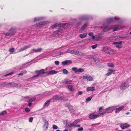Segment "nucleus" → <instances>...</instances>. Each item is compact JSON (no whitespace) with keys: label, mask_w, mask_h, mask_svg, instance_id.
Instances as JSON below:
<instances>
[{"label":"nucleus","mask_w":131,"mask_h":131,"mask_svg":"<svg viewBox=\"0 0 131 131\" xmlns=\"http://www.w3.org/2000/svg\"><path fill=\"white\" fill-rule=\"evenodd\" d=\"M54 53L55 55L54 56H58L59 55H62L63 54V52H62L60 51H57L56 52H54Z\"/></svg>","instance_id":"nucleus-30"},{"label":"nucleus","mask_w":131,"mask_h":131,"mask_svg":"<svg viewBox=\"0 0 131 131\" xmlns=\"http://www.w3.org/2000/svg\"><path fill=\"white\" fill-rule=\"evenodd\" d=\"M72 80L68 79H65L64 81L63 82V83L64 84H71L72 83Z\"/></svg>","instance_id":"nucleus-24"},{"label":"nucleus","mask_w":131,"mask_h":131,"mask_svg":"<svg viewBox=\"0 0 131 131\" xmlns=\"http://www.w3.org/2000/svg\"><path fill=\"white\" fill-rule=\"evenodd\" d=\"M33 119V118L32 117H30L29 118V121L30 122H31L32 121Z\"/></svg>","instance_id":"nucleus-52"},{"label":"nucleus","mask_w":131,"mask_h":131,"mask_svg":"<svg viewBox=\"0 0 131 131\" xmlns=\"http://www.w3.org/2000/svg\"><path fill=\"white\" fill-rule=\"evenodd\" d=\"M42 50V48H40L38 49H33L29 52V54H32L34 52L37 53L40 52Z\"/></svg>","instance_id":"nucleus-11"},{"label":"nucleus","mask_w":131,"mask_h":131,"mask_svg":"<svg viewBox=\"0 0 131 131\" xmlns=\"http://www.w3.org/2000/svg\"><path fill=\"white\" fill-rule=\"evenodd\" d=\"M80 120L79 119H77L75 120L73 123H71L68 126L69 128H71L72 126H75V125L78 123L80 121Z\"/></svg>","instance_id":"nucleus-14"},{"label":"nucleus","mask_w":131,"mask_h":131,"mask_svg":"<svg viewBox=\"0 0 131 131\" xmlns=\"http://www.w3.org/2000/svg\"><path fill=\"white\" fill-rule=\"evenodd\" d=\"M34 60H32L30 62H29L26 63V64H28L29 65H31L32 63H34Z\"/></svg>","instance_id":"nucleus-48"},{"label":"nucleus","mask_w":131,"mask_h":131,"mask_svg":"<svg viewBox=\"0 0 131 131\" xmlns=\"http://www.w3.org/2000/svg\"><path fill=\"white\" fill-rule=\"evenodd\" d=\"M15 32V30L14 28H11L8 32L4 33V34L5 36V37L7 38H10L11 36L13 35Z\"/></svg>","instance_id":"nucleus-4"},{"label":"nucleus","mask_w":131,"mask_h":131,"mask_svg":"<svg viewBox=\"0 0 131 131\" xmlns=\"http://www.w3.org/2000/svg\"><path fill=\"white\" fill-rule=\"evenodd\" d=\"M12 85L16 87H20L21 85L19 84H17V83H13L12 84Z\"/></svg>","instance_id":"nucleus-38"},{"label":"nucleus","mask_w":131,"mask_h":131,"mask_svg":"<svg viewBox=\"0 0 131 131\" xmlns=\"http://www.w3.org/2000/svg\"><path fill=\"white\" fill-rule=\"evenodd\" d=\"M42 17H37L35 18L34 22H35V21H38L39 20H42Z\"/></svg>","instance_id":"nucleus-33"},{"label":"nucleus","mask_w":131,"mask_h":131,"mask_svg":"<svg viewBox=\"0 0 131 131\" xmlns=\"http://www.w3.org/2000/svg\"><path fill=\"white\" fill-rule=\"evenodd\" d=\"M103 107H100L99 108V112L100 114L102 115H103L106 113L105 109H102Z\"/></svg>","instance_id":"nucleus-21"},{"label":"nucleus","mask_w":131,"mask_h":131,"mask_svg":"<svg viewBox=\"0 0 131 131\" xmlns=\"http://www.w3.org/2000/svg\"><path fill=\"white\" fill-rule=\"evenodd\" d=\"M52 128L54 129H58V126L55 125H54L52 126Z\"/></svg>","instance_id":"nucleus-51"},{"label":"nucleus","mask_w":131,"mask_h":131,"mask_svg":"<svg viewBox=\"0 0 131 131\" xmlns=\"http://www.w3.org/2000/svg\"><path fill=\"white\" fill-rule=\"evenodd\" d=\"M36 100L35 97H32L31 99H29L28 102H30L31 103L34 102Z\"/></svg>","instance_id":"nucleus-35"},{"label":"nucleus","mask_w":131,"mask_h":131,"mask_svg":"<svg viewBox=\"0 0 131 131\" xmlns=\"http://www.w3.org/2000/svg\"><path fill=\"white\" fill-rule=\"evenodd\" d=\"M89 16L88 15H84L80 16V19L81 20H87L89 19Z\"/></svg>","instance_id":"nucleus-22"},{"label":"nucleus","mask_w":131,"mask_h":131,"mask_svg":"<svg viewBox=\"0 0 131 131\" xmlns=\"http://www.w3.org/2000/svg\"><path fill=\"white\" fill-rule=\"evenodd\" d=\"M52 101V99H50V100H47L44 103L43 106L44 107H47L50 104V102Z\"/></svg>","instance_id":"nucleus-20"},{"label":"nucleus","mask_w":131,"mask_h":131,"mask_svg":"<svg viewBox=\"0 0 131 131\" xmlns=\"http://www.w3.org/2000/svg\"><path fill=\"white\" fill-rule=\"evenodd\" d=\"M45 70L44 69H42L39 70H36L35 71V72L38 74L35 75L31 78V79L34 78H37L38 77L40 76V75L43 74H45L46 73L45 72Z\"/></svg>","instance_id":"nucleus-5"},{"label":"nucleus","mask_w":131,"mask_h":131,"mask_svg":"<svg viewBox=\"0 0 131 131\" xmlns=\"http://www.w3.org/2000/svg\"><path fill=\"white\" fill-rule=\"evenodd\" d=\"M122 27L119 25H113L111 27H108L107 28H105L103 29V31L104 32L107 31L111 29H112L113 31H116L118 29L121 28Z\"/></svg>","instance_id":"nucleus-3"},{"label":"nucleus","mask_w":131,"mask_h":131,"mask_svg":"<svg viewBox=\"0 0 131 131\" xmlns=\"http://www.w3.org/2000/svg\"><path fill=\"white\" fill-rule=\"evenodd\" d=\"M48 126L49 123L48 122H46L44 123V124L43 126V129L46 130L48 128Z\"/></svg>","instance_id":"nucleus-28"},{"label":"nucleus","mask_w":131,"mask_h":131,"mask_svg":"<svg viewBox=\"0 0 131 131\" xmlns=\"http://www.w3.org/2000/svg\"><path fill=\"white\" fill-rule=\"evenodd\" d=\"M129 86V85L128 82L126 81L121 84L120 89L122 90H124L128 88Z\"/></svg>","instance_id":"nucleus-9"},{"label":"nucleus","mask_w":131,"mask_h":131,"mask_svg":"<svg viewBox=\"0 0 131 131\" xmlns=\"http://www.w3.org/2000/svg\"><path fill=\"white\" fill-rule=\"evenodd\" d=\"M26 65V64H24L23 65H22V66H21L20 67V69H23V68H25V67H25V66Z\"/></svg>","instance_id":"nucleus-58"},{"label":"nucleus","mask_w":131,"mask_h":131,"mask_svg":"<svg viewBox=\"0 0 131 131\" xmlns=\"http://www.w3.org/2000/svg\"><path fill=\"white\" fill-rule=\"evenodd\" d=\"M88 26V24L86 23L83 25L81 27V29L82 30H83L85 28Z\"/></svg>","instance_id":"nucleus-41"},{"label":"nucleus","mask_w":131,"mask_h":131,"mask_svg":"<svg viewBox=\"0 0 131 131\" xmlns=\"http://www.w3.org/2000/svg\"><path fill=\"white\" fill-rule=\"evenodd\" d=\"M87 34L88 33L87 32H84L82 34H80L79 35V36L81 38H84L86 37Z\"/></svg>","instance_id":"nucleus-27"},{"label":"nucleus","mask_w":131,"mask_h":131,"mask_svg":"<svg viewBox=\"0 0 131 131\" xmlns=\"http://www.w3.org/2000/svg\"><path fill=\"white\" fill-rule=\"evenodd\" d=\"M72 70L73 71L74 73H77V72H82L84 71V69L82 68H80L78 69L76 67H74L72 68Z\"/></svg>","instance_id":"nucleus-10"},{"label":"nucleus","mask_w":131,"mask_h":131,"mask_svg":"<svg viewBox=\"0 0 131 131\" xmlns=\"http://www.w3.org/2000/svg\"><path fill=\"white\" fill-rule=\"evenodd\" d=\"M59 30H57L55 31L52 34V36L54 37H60L61 36L62 33L63 31V28L61 29H59Z\"/></svg>","instance_id":"nucleus-6"},{"label":"nucleus","mask_w":131,"mask_h":131,"mask_svg":"<svg viewBox=\"0 0 131 131\" xmlns=\"http://www.w3.org/2000/svg\"><path fill=\"white\" fill-rule=\"evenodd\" d=\"M21 72L23 74H25L27 73V71L26 70H24L21 71Z\"/></svg>","instance_id":"nucleus-60"},{"label":"nucleus","mask_w":131,"mask_h":131,"mask_svg":"<svg viewBox=\"0 0 131 131\" xmlns=\"http://www.w3.org/2000/svg\"><path fill=\"white\" fill-rule=\"evenodd\" d=\"M62 71L63 73L65 74H67L69 73L68 71L65 69L63 70Z\"/></svg>","instance_id":"nucleus-37"},{"label":"nucleus","mask_w":131,"mask_h":131,"mask_svg":"<svg viewBox=\"0 0 131 131\" xmlns=\"http://www.w3.org/2000/svg\"><path fill=\"white\" fill-rule=\"evenodd\" d=\"M83 129L82 127H80L78 128V131H82L83 130Z\"/></svg>","instance_id":"nucleus-57"},{"label":"nucleus","mask_w":131,"mask_h":131,"mask_svg":"<svg viewBox=\"0 0 131 131\" xmlns=\"http://www.w3.org/2000/svg\"><path fill=\"white\" fill-rule=\"evenodd\" d=\"M28 106L29 107H30L32 105V103H31L30 102H28Z\"/></svg>","instance_id":"nucleus-63"},{"label":"nucleus","mask_w":131,"mask_h":131,"mask_svg":"<svg viewBox=\"0 0 131 131\" xmlns=\"http://www.w3.org/2000/svg\"><path fill=\"white\" fill-rule=\"evenodd\" d=\"M83 78L84 79H86L89 81H92L93 79V78L92 77L88 75L83 76Z\"/></svg>","instance_id":"nucleus-23"},{"label":"nucleus","mask_w":131,"mask_h":131,"mask_svg":"<svg viewBox=\"0 0 131 131\" xmlns=\"http://www.w3.org/2000/svg\"><path fill=\"white\" fill-rule=\"evenodd\" d=\"M86 41V39L83 40H82L78 42H77V43H82L83 42H84Z\"/></svg>","instance_id":"nucleus-49"},{"label":"nucleus","mask_w":131,"mask_h":131,"mask_svg":"<svg viewBox=\"0 0 131 131\" xmlns=\"http://www.w3.org/2000/svg\"><path fill=\"white\" fill-rule=\"evenodd\" d=\"M7 113V112L4 111L0 113V116H2L3 115L6 114Z\"/></svg>","instance_id":"nucleus-42"},{"label":"nucleus","mask_w":131,"mask_h":131,"mask_svg":"<svg viewBox=\"0 0 131 131\" xmlns=\"http://www.w3.org/2000/svg\"><path fill=\"white\" fill-rule=\"evenodd\" d=\"M124 106H122L120 107L117 108L116 109L115 113H119L124 108Z\"/></svg>","instance_id":"nucleus-26"},{"label":"nucleus","mask_w":131,"mask_h":131,"mask_svg":"<svg viewBox=\"0 0 131 131\" xmlns=\"http://www.w3.org/2000/svg\"><path fill=\"white\" fill-rule=\"evenodd\" d=\"M119 18L117 17L109 18L107 19L106 23L104 24L103 26H101V27L104 28V29L105 28H107L109 24L111 23L114 22L115 21L119 20Z\"/></svg>","instance_id":"nucleus-1"},{"label":"nucleus","mask_w":131,"mask_h":131,"mask_svg":"<svg viewBox=\"0 0 131 131\" xmlns=\"http://www.w3.org/2000/svg\"><path fill=\"white\" fill-rule=\"evenodd\" d=\"M25 50L24 47H23L20 48V49L18 50V52H21Z\"/></svg>","instance_id":"nucleus-39"},{"label":"nucleus","mask_w":131,"mask_h":131,"mask_svg":"<svg viewBox=\"0 0 131 131\" xmlns=\"http://www.w3.org/2000/svg\"><path fill=\"white\" fill-rule=\"evenodd\" d=\"M99 116V114H95L93 113L90 114L89 115V117L91 119H95Z\"/></svg>","instance_id":"nucleus-13"},{"label":"nucleus","mask_w":131,"mask_h":131,"mask_svg":"<svg viewBox=\"0 0 131 131\" xmlns=\"http://www.w3.org/2000/svg\"><path fill=\"white\" fill-rule=\"evenodd\" d=\"M72 50H68L66 52V53H72Z\"/></svg>","instance_id":"nucleus-62"},{"label":"nucleus","mask_w":131,"mask_h":131,"mask_svg":"<svg viewBox=\"0 0 131 131\" xmlns=\"http://www.w3.org/2000/svg\"><path fill=\"white\" fill-rule=\"evenodd\" d=\"M92 61L95 62L96 63H97L99 62V58L95 57H94L93 58Z\"/></svg>","instance_id":"nucleus-29"},{"label":"nucleus","mask_w":131,"mask_h":131,"mask_svg":"<svg viewBox=\"0 0 131 131\" xmlns=\"http://www.w3.org/2000/svg\"><path fill=\"white\" fill-rule=\"evenodd\" d=\"M107 65L108 66L110 67H114V65L113 63H107Z\"/></svg>","instance_id":"nucleus-43"},{"label":"nucleus","mask_w":131,"mask_h":131,"mask_svg":"<svg viewBox=\"0 0 131 131\" xmlns=\"http://www.w3.org/2000/svg\"><path fill=\"white\" fill-rule=\"evenodd\" d=\"M72 63V61L71 60H66L62 62V64L64 65H66L68 64H71Z\"/></svg>","instance_id":"nucleus-19"},{"label":"nucleus","mask_w":131,"mask_h":131,"mask_svg":"<svg viewBox=\"0 0 131 131\" xmlns=\"http://www.w3.org/2000/svg\"><path fill=\"white\" fill-rule=\"evenodd\" d=\"M122 42L121 41L116 42L117 45H119L121 44H122Z\"/></svg>","instance_id":"nucleus-61"},{"label":"nucleus","mask_w":131,"mask_h":131,"mask_svg":"<svg viewBox=\"0 0 131 131\" xmlns=\"http://www.w3.org/2000/svg\"><path fill=\"white\" fill-rule=\"evenodd\" d=\"M54 63L56 65H58L59 64V62L58 61H56L54 62Z\"/></svg>","instance_id":"nucleus-54"},{"label":"nucleus","mask_w":131,"mask_h":131,"mask_svg":"<svg viewBox=\"0 0 131 131\" xmlns=\"http://www.w3.org/2000/svg\"><path fill=\"white\" fill-rule=\"evenodd\" d=\"M14 48H10L9 49V51L10 52H13L14 51Z\"/></svg>","instance_id":"nucleus-47"},{"label":"nucleus","mask_w":131,"mask_h":131,"mask_svg":"<svg viewBox=\"0 0 131 131\" xmlns=\"http://www.w3.org/2000/svg\"><path fill=\"white\" fill-rule=\"evenodd\" d=\"M68 88L69 90L71 91H73L74 90V88L71 85H69Z\"/></svg>","instance_id":"nucleus-34"},{"label":"nucleus","mask_w":131,"mask_h":131,"mask_svg":"<svg viewBox=\"0 0 131 131\" xmlns=\"http://www.w3.org/2000/svg\"><path fill=\"white\" fill-rule=\"evenodd\" d=\"M69 25H70V24L69 23H61L58 24H56L51 26L50 27L52 29L57 28H58L59 29H61L62 28H65Z\"/></svg>","instance_id":"nucleus-2"},{"label":"nucleus","mask_w":131,"mask_h":131,"mask_svg":"<svg viewBox=\"0 0 131 131\" xmlns=\"http://www.w3.org/2000/svg\"><path fill=\"white\" fill-rule=\"evenodd\" d=\"M11 84V83H7L6 82H4L3 83V84L4 85H10Z\"/></svg>","instance_id":"nucleus-56"},{"label":"nucleus","mask_w":131,"mask_h":131,"mask_svg":"<svg viewBox=\"0 0 131 131\" xmlns=\"http://www.w3.org/2000/svg\"><path fill=\"white\" fill-rule=\"evenodd\" d=\"M65 106H66V107H68V108L71 105L69 104V103H67V104H66L65 105Z\"/></svg>","instance_id":"nucleus-59"},{"label":"nucleus","mask_w":131,"mask_h":131,"mask_svg":"<svg viewBox=\"0 0 131 131\" xmlns=\"http://www.w3.org/2000/svg\"><path fill=\"white\" fill-rule=\"evenodd\" d=\"M83 93V92L82 91H79L78 92L77 94H78V95H80L82 94Z\"/></svg>","instance_id":"nucleus-53"},{"label":"nucleus","mask_w":131,"mask_h":131,"mask_svg":"<svg viewBox=\"0 0 131 131\" xmlns=\"http://www.w3.org/2000/svg\"><path fill=\"white\" fill-rule=\"evenodd\" d=\"M48 23V22L47 21H44L42 22H40L38 24H36L35 25L36 27H40L43 26H45L47 25Z\"/></svg>","instance_id":"nucleus-15"},{"label":"nucleus","mask_w":131,"mask_h":131,"mask_svg":"<svg viewBox=\"0 0 131 131\" xmlns=\"http://www.w3.org/2000/svg\"><path fill=\"white\" fill-rule=\"evenodd\" d=\"M72 53L73 54H78V52L77 50H72Z\"/></svg>","instance_id":"nucleus-45"},{"label":"nucleus","mask_w":131,"mask_h":131,"mask_svg":"<svg viewBox=\"0 0 131 131\" xmlns=\"http://www.w3.org/2000/svg\"><path fill=\"white\" fill-rule=\"evenodd\" d=\"M93 95H92L91 96H90L88 97L86 99V102H88L90 101L92 99V97H93Z\"/></svg>","instance_id":"nucleus-36"},{"label":"nucleus","mask_w":131,"mask_h":131,"mask_svg":"<svg viewBox=\"0 0 131 131\" xmlns=\"http://www.w3.org/2000/svg\"><path fill=\"white\" fill-rule=\"evenodd\" d=\"M25 111L27 113H28L30 111L28 107H26L25 108Z\"/></svg>","instance_id":"nucleus-46"},{"label":"nucleus","mask_w":131,"mask_h":131,"mask_svg":"<svg viewBox=\"0 0 131 131\" xmlns=\"http://www.w3.org/2000/svg\"><path fill=\"white\" fill-rule=\"evenodd\" d=\"M116 47L119 49V48H122V46L121 45H117L115 46Z\"/></svg>","instance_id":"nucleus-55"},{"label":"nucleus","mask_w":131,"mask_h":131,"mask_svg":"<svg viewBox=\"0 0 131 131\" xmlns=\"http://www.w3.org/2000/svg\"><path fill=\"white\" fill-rule=\"evenodd\" d=\"M68 108L70 113H73L72 111L73 110L72 106L71 105L70 106L68 107Z\"/></svg>","instance_id":"nucleus-40"},{"label":"nucleus","mask_w":131,"mask_h":131,"mask_svg":"<svg viewBox=\"0 0 131 131\" xmlns=\"http://www.w3.org/2000/svg\"><path fill=\"white\" fill-rule=\"evenodd\" d=\"M95 38L94 39V40L96 41H98L102 39V35L100 33L97 35H96L95 36Z\"/></svg>","instance_id":"nucleus-18"},{"label":"nucleus","mask_w":131,"mask_h":131,"mask_svg":"<svg viewBox=\"0 0 131 131\" xmlns=\"http://www.w3.org/2000/svg\"><path fill=\"white\" fill-rule=\"evenodd\" d=\"M46 74L47 75H53L54 74H56L57 73V72L55 71L54 70L47 71L45 72Z\"/></svg>","instance_id":"nucleus-17"},{"label":"nucleus","mask_w":131,"mask_h":131,"mask_svg":"<svg viewBox=\"0 0 131 131\" xmlns=\"http://www.w3.org/2000/svg\"><path fill=\"white\" fill-rule=\"evenodd\" d=\"M25 50L27 49L28 48H30L31 47V45H27L26 46H24Z\"/></svg>","instance_id":"nucleus-44"},{"label":"nucleus","mask_w":131,"mask_h":131,"mask_svg":"<svg viewBox=\"0 0 131 131\" xmlns=\"http://www.w3.org/2000/svg\"><path fill=\"white\" fill-rule=\"evenodd\" d=\"M95 90V88L94 87H89L86 89L87 91H93Z\"/></svg>","instance_id":"nucleus-31"},{"label":"nucleus","mask_w":131,"mask_h":131,"mask_svg":"<svg viewBox=\"0 0 131 131\" xmlns=\"http://www.w3.org/2000/svg\"><path fill=\"white\" fill-rule=\"evenodd\" d=\"M42 120L43 121L44 123L46 122H48L45 118H42Z\"/></svg>","instance_id":"nucleus-64"},{"label":"nucleus","mask_w":131,"mask_h":131,"mask_svg":"<svg viewBox=\"0 0 131 131\" xmlns=\"http://www.w3.org/2000/svg\"><path fill=\"white\" fill-rule=\"evenodd\" d=\"M52 101L58 100H61L62 101H64V98L62 96L59 95H55L53 96L52 99Z\"/></svg>","instance_id":"nucleus-8"},{"label":"nucleus","mask_w":131,"mask_h":131,"mask_svg":"<svg viewBox=\"0 0 131 131\" xmlns=\"http://www.w3.org/2000/svg\"><path fill=\"white\" fill-rule=\"evenodd\" d=\"M89 36L92 37V38L93 39H94L95 38V36H93V32H90L89 33Z\"/></svg>","instance_id":"nucleus-32"},{"label":"nucleus","mask_w":131,"mask_h":131,"mask_svg":"<svg viewBox=\"0 0 131 131\" xmlns=\"http://www.w3.org/2000/svg\"><path fill=\"white\" fill-rule=\"evenodd\" d=\"M116 107L113 106L111 107H110L105 109L106 113H109L112 112L113 110L115 109V108Z\"/></svg>","instance_id":"nucleus-12"},{"label":"nucleus","mask_w":131,"mask_h":131,"mask_svg":"<svg viewBox=\"0 0 131 131\" xmlns=\"http://www.w3.org/2000/svg\"><path fill=\"white\" fill-rule=\"evenodd\" d=\"M115 70L112 68H109L108 69L107 73L105 74V75L108 76L110 75L113 73V72L115 71Z\"/></svg>","instance_id":"nucleus-16"},{"label":"nucleus","mask_w":131,"mask_h":131,"mask_svg":"<svg viewBox=\"0 0 131 131\" xmlns=\"http://www.w3.org/2000/svg\"><path fill=\"white\" fill-rule=\"evenodd\" d=\"M97 44H96L95 45H92L91 46V47L93 49H95L96 48Z\"/></svg>","instance_id":"nucleus-50"},{"label":"nucleus","mask_w":131,"mask_h":131,"mask_svg":"<svg viewBox=\"0 0 131 131\" xmlns=\"http://www.w3.org/2000/svg\"><path fill=\"white\" fill-rule=\"evenodd\" d=\"M120 127L122 129H124L128 127H129V125L127 124L126 123L121 125L120 126Z\"/></svg>","instance_id":"nucleus-25"},{"label":"nucleus","mask_w":131,"mask_h":131,"mask_svg":"<svg viewBox=\"0 0 131 131\" xmlns=\"http://www.w3.org/2000/svg\"><path fill=\"white\" fill-rule=\"evenodd\" d=\"M103 50L105 53L107 54H111L114 52L112 49L108 47L107 46L104 47L103 48Z\"/></svg>","instance_id":"nucleus-7"}]
</instances>
